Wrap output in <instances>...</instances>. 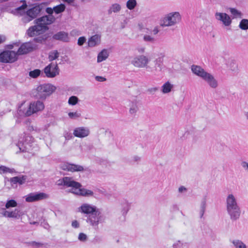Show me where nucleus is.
<instances>
[{"label":"nucleus","mask_w":248,"mask_h":248,"mask_svg":"<svg viewBox=\"0 0 248 248\" xmlns=\"http://www.w3.org/2000/svg\"><path fill=\"white\" fill-rule=\"evenodd\" d=\"M226 210L232 221L239 219L241 210L236 198L232 194H229L226 199Z\"/></svg>","instance_id":"nucleus-1"},{"label":"nucleus","mask_w":248,"mask_h":248,"mask_svg":"<svg viewBox=\"0 0 248 248\" xmlns=\"http://www.w3.org/2000/svg\"><path fill=\"white\" fill-rule=\"evenodd\" d=\"M192 72L196 76L202 78L212 88L216 89L218 86L217 81L209 73L205 71L203 68L199 65H192L191 67Z\"/></svg>","instance_id":"nucleus-2"},{"label":"nucleus","mask_w":248,"mask_h":248,"mask_svg":"<svg viewBox=\"0 0 248 248\" xmlns=\"http://www.w3.org/2000/svg\"><path fill=\"white\" fill-rule=\"evenodd\" d=\"M31 26L27 31L26 34L31 37H36L34 38V42L38 43H43L48 38L47 34H44L46 32L44 29L46 27L39 25L38 24Z\"/></svg>","instance_id":"nucleus-3"},{"label":"nucleus","mask_w":248,"mask_h":248,"mask_svg":"<svg viewBox=\"0 0 248 248\" xmlns=\"http://www.w3.org/2000/svg\"><path fill=\"white\" fill-rule=\"evenodd\" d=\"M56 90V87L51 84H44L38 86L33 91V94L36 98L41 100H45L47 96L50 95Z\"/></svg>","instance_id":"nucleus-4"},{"label":"nucleus","mask_w":248,"mask_h":248,"mask_svg":"<svg viewBox=\"0 0 248 248\" xmlns=\"http://www.w3.org/2000/svg\"><path fill=\"white\" fill-rule=\"evenodd\" d=\"M182 20V16L179 12H172L166 14L162 18L160 26L168 27L175 26Z\"/></svg>","instance_id":"nucleus-5"},{"label":"nucleus","mask_w":248,"mask_h":248,"mask_svg":"<svg viewBox=\"0 0 248 248\" xmlns=\"http://www.w3.org/2000/svg\"><path fill=\"white\" fill-rule=\"evenodd\" d=\"M105 221V217L101 214L99 209L96 211L89 215L87 219V222L95 229L98 228L99 223L103 222Z\"/></svg>","instance_id":"nucleus-6"},{"label":"nucleus","mask_w":248,"mask_h":248,"mask_svg":"<svg viewBox=\"0 0 248 248\" xmlns=\"http://www.w3.org/2000/svg\"><path fill=\"white\" fill-rule=\"evenodd\" d=\"M150 62V59L148 56L144 55H140L135 57L131 61V63L135 67L139 68H148Z\"/></svg>","instance_id":"nucleus-7"},{"label":"nucleus","mask_w":248,"mask_h":248,"mask_svg":"<svg viewBox=\"0 0 248 248\" xmlns=\"http://www.w3.org/2000/svg\"><path fill=\"white\" fill-rule=\"evenodd\" d=\"M33 138L29 135L26 136L25 139L20 140L17 144L20 152H31L32 150L31 147L33 146Z\"/></svg>","instance_id":"nucleus-8"},{"label":"nucleus","mask_w":248,"mask_h":248,"mask_svg":"<svg viewBox=\"0 0 248 248\" xmlns=\"http://www.w3.org/2000/svg\"><path fill=\"white\" fill-rule=\"evenodd\" d=\"M58 186H63L67 187H72L71 192L81 187V185L74 180L72 177H64L58 181Z\"/></svg>","instance_id":"nucleus-9"},{"label":"nucleus","mask_w":248,"mask_h":248,"mask_svg":"<svg viewBox=\"0 0 248 248\" xmlns=\"http://www.w3.org/2000/svg\"><path fill=\"white\" fill-rule=\"evenodd\" d=\"M18 59V55L14 51L5 50L0 53V62L4 63H13Z\"/></svg>","instance_id":"nucleus-10"},{"label":"nucleus","mask_w":248,"mask_h":248,"mask_svg":"<svg viewBox=\"0 0 248 248\" xmlns=\"http://www.w3.org/2000/svg\"><path fill=\"white\" fill-rule=\"evenodd\" d=\"M21 2H23V4L15 9L16 11V14H15L17 16H22L21 21L24 24H27L32 20L33 18L29 15L27 11L26 12L21 11V10L25 9L27 5L25 0H21Z\"/></svg>","instance_id":"nucleus-11"},{"label":"nucleus","mask_w":248,"mask_h":248,"mask_svg":"<svg viewBox=\"0 0 248 248\" xmlns=\"http://www.w3.org/2000/svg\"><path fill=\"white\" fill-rule=\"evenodd\" d=\"M44 72L47 78H53L59 75L60 69L57 62H51L44 69Z\"/></svg>","instance_id":"nucleus-12"},{"label":"nucleus","mask_w":248,"mask_h":248,"mask_svg":"<svg viewBox=\"0 0 248 248\" xmlns=\"http://www.w3.org/2000/svg\"><path fill=\"white\" fill-rule=\"evenodd\" d=\"M55 17L53 15H47L38 18L34 20V24H38L39 25L46 27L45 31H47L49 25L55 22Z\"/></svg>","instance_id":"nucleus-13"},{"label":"nucleus","mask_w":248,"mask_h":248,"mask_svg":"<svg viewBox=\"0 0 248 248\" xmlns=\"http://www.w3.org/2000/svg\"><path fill=\"white\" fill-rule=\"evenodd\" d=\"M45 106L40 101H34L31 103L27 111L25 112L26 116H30L33 113L44 109Z\"/></svg>","instance_id":"nucleus-14"},{"label":"nucleus","mask_w":248,"mask_h":248,"mask_svg":"<svg viewBox=\"0 0 248 248\" xmlns=\"http://www.w3.org/2000/svg\"><path fill=\"white\" fill-rule=\"evenodd\" d=\"M60 168L65 171L71 172H83L86 170L83 166L75 164L64 163L61 165Z\"/></svg>","instance_id":"nucleus-15"},{"label":"nucleus","mask_w":248,"mask_h":248,"mask_svg":"<svg viewBox=\"0 0 248 248\" xmlns=\"http://www.w3.org/2000/svg\"><path fill=\"white\" fill-rule=\"evenodd\" d=\"M215 16L217 21L221 22L225 26H229L232 24L231 17L225 13L216 12Z\"/></svg>","instance_id":"nucleus-16"},{"label":"nucleus","mask_w":248,"mask_h":248,"mask_svg":"<svg viewBox=\"0 0 248 248\" xmlns=\"http://www.w3.org/2000/svg\"><path fill=\"white\" fill-rule=\"evenodd\" d=\"M98 208L95 205L90 204L87 203H84L78 207V211L84 214L90 215L93 212L96 211Z\"/></svg>","instance_id":"nucleus-17"},{"label":"nucleus","mask_w":248,"mask_h":248,"mask_svg":"<svg viewBox=\"0 0 248 248\" xmlns=\"http://www.w3.org/2000/svg\"><path fill=\"white\" fill-rule=\"evenodd\" d=\"M34 49V45L31 42H26L22 44L18 48L16 53L17 55L26 54Z\"/></svg>","instance_id":"nucleus-18"},{"label":"nucleus","mask_w":248,"mask_h":248,"mask_svg":"<svg viewBox=\"0 0 248 248\" xmlns=\"http://www.w3.org/2000/svg\"><path fill=\"white\" fill-rule=\"evenodd\" d=\"M48 196L44 193H30L26 196L27 202H34L47 198Z\"/></svg>","instance_id":"nucleus-19"},{"label":"nucleus","mask_w":248,"mask_h":248,"mask_svg":"<svg viewBox=\"0 0 248 248\" xmlns=\"http://www.w3.org/2000/svg\"><path fill=\"white\" fill-rule=\"evenodd\" d=\"M90 133V130L88 127L81 126L76 128L74 130L73 135L78 138H84L88 136Z\"/></svg>","instance_id":"nucleus-20"},{"label":"nucleus","mask_w":248,"mask_h":248,"mask_svg":"<svg viewBox=\"0 0 248 248\" xmlns=\"http://www.w3.org/2000/svg\"><path fill=\"white\" fill-rule=\"evenodd\" d=\"M52 38L54 40H59L64 42H68L69 41V37L68 33L61 31L54 34Z\"/></svg>","instance_id":"nucleus-21"},{"label":"nucleus","mask_w":248,"mask_h":248,"mask_svg":"<svg viewBox=\"0 0 248 248\" xmlns=\"http://www.w3.org/2000/svg\"><path fill=\"white\" fill-rule=\"evenodd\" d=\"M72 193L79 196L84 197H90L93 196V192L92 190L87 189L85 188H78L77 189H74L72 191Z\"/></svg>","instance_id":"nucleus-22"},{"label":"nucleus","mask_w":248,"mask_h":248,"mask_svg":"<svg viewBox=\"0 0 248 248\" xmlns=\"http://www.w3.org/2000/svg\"><path fill=\"white\" fill-rule=\"evenodd\" d=\"M160 57L156 58L154 61V63L155 65V69L154 71V73L155 74V75H156V73L158 72V70L157 68H159V71H161L162 69V66H163V58L164 57L165 55L163 53H161L160 55Z\"/></svg>","instance_id":"nucleus-23"},{"label":"nucleus","mask_w":248,"mask_h":248,"mask_svg":"<svg viewBox=\"0 0 248 248\" xmlns=\"http://www.w3.org/2000/svg\"><path fill=\"white\" fill-rule=\"evenodd\" d=\"M42 10V6L41 5H37L27 11V12L33 19H35L40 13Z\"/></svg>","instance_id":"nucleus-24"},{"label":"nucleus","mask_w":248,"mask_h":248,"mask_svg":"<svg viewBox=\"0 0 248 248\" xmlns=\"http://www.w3.org/2000/svg\"><path fill=\"white\" fill-rule=\"evenodd\" d=\"M100 42V36L95 34L92 36L88 40V46L90 47H93L99 44Z\"/></svg>","instance_id":"nucleus-25"},{"label":"nucleus","mask_w":248,"mask_h":248,"mask_svg":"<svg viewBox=\"0 0 248 248\" xmlns=\"http://www.w3.org/2000/svg\"><path fill=\"white\" fill-rule=\"evenodd\" d=\"M138 103V102L136 100L129 102V113L131 114L135 115L139 110Z\"/></svg>","instance_id":"nucleus-26"},{"label":"nucleus","mask_w":248,"mask_h":248,"mask_svg":"<svg viewBox=\"0 0 248 248\" xmlns=\"http://www.w3.org/2000/svg\"><path fill=\"white\" fill-rule=\"evenodd\" d=\"M228 67L230 70L234 72H238L239 71L238 64L236 61L232 59H231L229 60L228 63Z\"/></svg>","instance_id":"nucleus-27"},{"label":"nucleus","mask_w":248,"mask_h":248,"mask_svg":"<svg viewBox=\"0 0 248 248\" xmlns=\"http://www.w3.org/2000/svg\"><path fill=\"white\" fill-rule=\"evenodd\" d=\"M26 176H22L21 177L16 176L10 179V182L12 184H19V185L23 184L26 181Z\"/></svg>","instance_id":"nucleus-28"},{"label":"nucleus","mask_w":248,"mask_h":248,"mask_svg":"<svg viewBox=\"0 0 248 248\" xmlns=\"http://www.w3.org/2000/svg\"><path fill=\"white\" fill-rule=\"evenodd\" d=\"M173 87V84L169 81L165 82L161 87V91L163 93H170Z\"/></svg>","instance_id":"nucleus-29"},{"label":"nucleus","mask_w":248,"mask_h":248,"mask_svg":"<svg viewBox=\"0 0 248 248\" xmlns=\"http://www.w3.org/2000/svg\"><path fill=\"white\" fill-rule=\"evenodd\" d=\"M108 57V53L106 49H103L99 53L97 56V62H100L106 60Z\"/></svg>","instance_id":"nucleus-30"},{"label":"nucleus","mask_w":248,"mask_h":248,"mask_svg":"<svg viewBox=\"0 0 248 248\" xmlns=\"http://www.w3.org/2000/svg\"><path fill=\"white\" fill-rule=\"evenodd\" d=\"M27 244L28 246H31L33 248H46L47 246V244L46 243L37 242L35 241L27 242Z\"/></svg>","instance_id":"nucleus-31"},{"label":"nucleus","mask_w":248,"mask_h":248,"mask_svg":"<svg viewBox=\"0 0 248 248\" xmlns=\"http://www.w3.org/2000/svg\"><path fill=\"white\" fill-rule=\"evenodd\" d=\"M121 9V6L119 4L114 3L111 5L108 10V14L110 15L112 13L119 12Z\"/></svg>","instance_id":"nucleus-32"},{"label":"nucleus","mask_w":248,"mask_h":248,"mask_svg":"<svg viewBox=\"0 0 248 248\" xmlns=\"http://www.w3.org/2000/svg\"><path fill=\"white\" fill-rule=\"evenodd\" d=\"M23 214L20 210L18 209H15L14 210L10 211V217L19 219L23 215Z\"/></svg>","instance_id":"nucleus-33"},{"label":"nucleus","mask_w":248,"mask_h":248,"mask_svg":"<svg viewBox=\"0 0 248 248\" xmlns=\"http://www.w3.org/2000/svg\"><path fill=\"white\" fill-rule=\"evenodd\" d=\"M233 18H241L242 14L241 12L234 8H229V9Z\"/></svg>","instance_id":"nucleus-34"},{"label":"nucleus","mask_w":248,"mask_h":248,"mask_svg":"<svg viewBox=\"0 0 248 248\" xmlns=\"http://www.w3.org/2000/svg\"><path fill=\"white\" fill-rule=\"evenodd\" d=\"M235 248H247L246 245L239 239H234L232 241Z\"/></svg>","instance_id":"nucleus-35"},{"label":"nucleus","mask_w":248,"mask_h":248,"mask_svg":"<svg viewBox=\"0 0 248 248\" xmlns=\"http://www.w3.org/2000/svg\"><path fill=\"white\" fill-rule=\"evenodd\" d=\"M188 244L186 242L178 241L173 245V248H187Z\"/></svg>","instance_id":"nucleus-36"},{"label":"nucleus","mask_w":248,"mask_h":248,"mask_svg":"<svg viewBox=\"0 0 248 248\" xmlns=\"http://www.w3.org/2000/svg\"><path fill=\"white\" fill-rule=\"evenodd\" d=\"M59 56V53L56 50L52 51L50 52L48 55V59L50 62H52L56 59H57Z\"/></svg>","instance_id":"nucleus-37"},{"label":"nucleus","mask_w":248,"mask_h":248,"mask_svg":"<svg viewBox=\"0 0 248 248\" xmlns=\"http://www.w3.org/2000/svg\"><path fill=\"white\" fill-rule=\"evenodd\" d=\"M65 9V6L64 4H60L53 7L54 12L57 14L63 12Z\"/></svg>","instance_id":"nucleus-38"},{"label":"nucleus","mask_w":248,"mask_h":248,"mask_svg":"<svg viewBox=\"0 0 248 248\" xmlns=\"http://www.w3.org/2000/svg\"><path fill=\"white\" fill-rule=\"evenodd\" d=\"M206 207V202L205 199H203L201 202L200 205V217L202 218L205 212Z\"/></svg>","instance_id":"nucleus-39"},{"label":"nucleus","mask_w":248,"mask_h":248,"mask_svg":"<svg viewBox=\"0 0 248 248\" xmlns=\"http://www.w3.org/2000/svg\"><path fill=\"white\" fill-rule=\"evenodd\" d=\"M239 27L243 30H248V19H243L240 21Z\"/></svg>","instance_id":"nucleus-40"},{"label":"nucleus","mask_w":248,"mask_h":248,"mask_svg":"<svg viewBox=\"0 0 248 248\" xmlns=\"http://www.w3.org/2000/svg\"><path fill=\"white\" fill-rule=\"evenodd\" d=\"M17 205V203L14 200H8L5 204V208L9 209L11 207H15Z\"/></svg>","instance_id":"nucleus-41"},{"label":"nucleus","mask_w":248,"mask_h":248,"mask_svg":"<svg viewBox=\"0 0 248 248\" xmlns=\"http://www.w3.org/2000/svg\"><path fill=\"white\" fill-rule=\"evenodd\" d=\"M15 170L14 169H10L4 166H0V173H13Z\"/></svg>","instance_id":"nucleus-42"},{"label":"nucleus","mask_w":248,"mask_h":248,"mask_svg":"<svg viewBox=\"0 0 248 248\" xmlns=\"http://www.w3.org/2000/svg\"><path fill=\"white\" fill-rule=\"evenodd\" d=\"M137 4L136 0H128L126 2V7L131 10L135 8Z\"/></svg>","instance_id":"nucleus-43"},{"label":"nucleus","mask_w":248,"mask_h":248,"mask_svg":"<svg viewBox=\"0 0 248 248\" xmlns=\"http://www.w3.org/2000/svg\"><path fill=\"white\" fill-rule=\"evenodd\" d=\"M41 74V70L38 69L31 71L29 72V76L33 78H37L40 76Z\"/></svg>","instance_id":"nucleus-44"},{"label":"nucleus","mask_w":248,"mask_h":248,"mask_svg":"<svg viewBox=\"0 0 248 248\" xmlns=\"http://www.w3.org/2000/svg\"><path fill=\"white\" fill-rule=\"evenodd\" d=\"M68 116L72 119H76L81 116V113L78 111L69 112Z\"/></svg>","instance_id":"nucleus-45"},{"label":"nucleus","mask_w":248,"mask_h":248,"mask_svg":"<svg viewBox=\"0 0 248 248\" xmlns=\"http://www.w3.org/2000/svg\"><path fill=\"white\" fill-rule=\"evenodd\" d=\"M78 99L76 96H71L68 100V103L70 105H75L77 104L78 102Z\"/></svg>","instance_id":"nucleus-46"},{"label":"nucleus","mask_w":248,"mask_h":248,"mask_svg":"<svg viewBox=\"0 0 248 248\" xmlns=\"http://www.w3.org/2000/svg\"><path fill=\"white\" fill-rule=\"evenodd\" d=\"M143 40L145 42H148L150 43H154L155 41V39L149 35H145L143 37Z\"/></svg>","instance_id":"nucleus-47"},{"label":"nucleus","mask_w":248,"mask_h":248,"mask_svg":"<svg viewBox=\"0 0 248 248\" xmlns=\"http://www.w3.org/2000/svg\"><path fill=\"white\" fill-rule=\"evenodd\" d=\"M78 238L81 241H85L87 240V237L85 233L81 232L79 234Z\"/></svg>","instance_id":"nucleus-48"},{"label":"nucleus","mask_w":248,"mask_h":248,"mask_svg":"<svg viewBox=\"0 0 248 248\" xmlns=\"http://www.w3.org/2000/svg\"><path fill=\"white\" fill-rule=\"evenodd\" d=\"M158 91V88L154 87L150 88L147 90V92L150 94H154L155 92Z\"/></svg>","instance_id":"nucleus-49"},{"label":"nucleus","mask_w":248,"mask_h":248,"mask_svg":"<svg viewBox=\"0 0 248 248\" xmlns=\"http://www.w3.org/2000/svg\"><path fill=\"white\" fill-rule=\"evenodd\" d=\"M86 40V39L85 37H84L83 36L80 37L78 39V44L80 46H82L84 44V43L85 42Z\"/></svg>","instance_id":"nucleus-50"},{"label":"nucleus","mask_w":248,"mask_h":248,"mask_svg":"<svg viewBox=\"0 0 248 248\" xmlns=\"http://www.w3.org/2000/svg\"><path fill=\"white\" fill-rule=\"evenodd\" d=\"M0 210H1L3 211L2 215L3 216L8 217H10V211L6 210V209L5 208H2Z\"/></svg>","instance_id":"nucleus-51"},{"label":"nucleus","mask_w":248,"mask_h":248,"mask_svg":"<svg viewBox=\"0 0 248 248\" xmlns=\"http://www.w3.org/2000/svg\"><path fill=\"white\" fill-rule=\"evenodd\" d=\"M137 51L140 54H142L144 53L145 51V47L143 46H139L136 48Z\"/></svg>","instance_id":"nucleus-52"},{"label":"nucleus","mask_w":248,"mask_h":248,"mask_svg":"<svg viewBox=\"0 0 248 248\" xmlns=\"http://www.w3.org/2000/svg\"><path fill=\"white\" fill-rule=\"evenodd\" d=\"M72 226L74 228H78L79 227V224L77 220H75L72 221Z\"/></svg>","instance_id":"nucleus-53"},{"label":"nucleus","mask_w":248,"mask_h":248,"mask_svg":"<svg viewBox=\"0 0 248 248\" xmlns=\"http://www.w3.org/2000/svg\"><path fill=\"white\" fill-rule=\"evenodd\" d=\"M95 79L100 82H103L106 80V78L101 76H96L95 78Z\"/></svg>","instance_id":"nucleus-54"},{"label":"nucleus","mask_w":248,"mask_h":248,"mask_svg":"<svg viewBox=\"0 0 248 248\" xmlns=\"http://www.w3.org/2000/svg\"><path fill=\"white\" fill-rule=\"evenodd\" d=\"M46 11L48 14V15H52L53 12H54V10H53V8H51L50 7L46 8Z\"/></svg>","instance_id":"nucleus-55"},{"label":"nucleus","mask_w":248,"mask_h":248,"mask_svg":"<svg viewBox=\"0 0 248 248\" xmlns=\"http://www.w3.org/2000/svg\"><path fill=\"white\" fill-rule=\"evenodd\" d=\"M241 166L244 169H246L248 171V162H247L246 161H243L241 163Z\"/></svg>","instance_id":"nucleus-56"},{"label":"nucleus","mask_w":248,"mask_h":248,"mask_svg":"<svg viewBox=\"0 0 248 248\" xmlns=\"http://www.w3.org/2000/svg\"><path fill=\"white\" fill-rule=\"evenodd\" d=\"M187 190L186 188L184 186H181L178 188V191L180 193H183L184 192H186Z\"/></svg>","instance_id":"nucleus-57"},{"label":"nucleus","mask_w":248,"mask_h":248,"mask_svg":"<svg viewBox=\"0 0 248 248\" xmlns=\"http://www.w3.org/2000/svg\"><path fill=\"white\" fill-rule=\"evenodd\" d=\"M63 2H66L69 5H73V3H74L75 0H62Z\"/></svg>","instance_id":"nucleus-58"},{"label":"nucleus","mask_w":248,"mask_h":248,"mask_svg":"<svg viewBox=\"0 0 248 248\" xmlns=\"http://www.w3.org/2000/svg\"><path fill=\"white\" fill-rule=\"evenodd\" d=\"M159 31L157 27H155L153 30V33L154 35L157 34Z\"/></svg>","instance_id":"nucleus-59"},{"label":"nucleus","mask_w":248,"mask_h":248,"mask_svg":"<svg viewBox=\"0 0 248 248\" xmlns=\"http://www.w3.org/2000/svg\"><path fill=\"white\" fill-rule=\"evenodd\" d=\"M133 159L135 162H139L140 160V157L138 156H135L133 157Z\"/></svg>","instance_id":"nucleus-60"},{"label":"nucleus","mask_w":248,"mask_h":248,"mask_svg":"<svg viewBox=\"0 0 248 248\" xmlns=\"http://www.w3.org/2000/svg\"><path fill=\"white\" fill-rule=\"evenodd\" d=\"M5 40V37L3 36L0 35V44L3 43Z\"/></svg>","instance_id":"nucleus-61"},{"label":"nucleus","mask_w":248,"mask_h":248,"mask_svg":"<svg viewBox=\"0 0 248 248\" xmlns=\"http://www.w3.org/2000/svg\"><path fill=\"white\" fill-rule=\"evenodd\" d=\"M124 208H125V213H127V212L129 210V205L128 203H125V207H124Z\"/></svg>","instance_id":"nucleus-62"},{"label":"nucleus","mask_w":248,"mask_h":248,"mask_svg":"<svg viewBox=\"0 0 248 248\" xmlns=\"http://www.w3.org/2000/svg\"><path fill=\"white\" fill-rule=\"evenodd\" d=\"M245 115L247 119L248 120V112H245Z\"/></svg>","instance_id":"nucleus-63"},{"label":"nucleus","mask_w":248,"mask_h":248,"mask_svg":"<svg viewBox=\"0 0 248 248\" xmlns=\"http://www.w3.org/2000/svg\"><path fill=\"white\" fill-rule=\"evenodd\" d=\"M36 223H37V222H33L32 223V224H36Z\"/></svg>","instance_id":"nucleus-64"}]
</instances>
